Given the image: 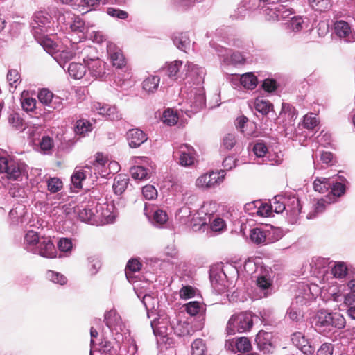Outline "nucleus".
<instances>
[{
	"label": "nucleus",
	"mask_w": 355,
	"mask_h": 355,
	"mask_svg": "<svg viewBox=\"0 0 355 355\" xmlns=\"http://www.w3.org/2000/svg\"><path fill=\"white\" fill-rule=\"evenodd\" d=\"M315 329L323 334L331 331L334 329H343L345 326L344 317L337 312L319 311L313 320Z\"/></svg>",
	"instance_id": "obj_1"
},
{
	"label": "nucleus",
	"mask_w": 355,
	"mask_h": 355,
	"mask_svg": "<svg viewBox=\"0 0 355 355\" xmlns=\"http://www.w3.org/2000/svg\"><path fill=\"white\" fill-rule=\"evenodd\" d=\"M285 198L280 196H275L272 202H270V207L272 212L275 211L277 214L282 213L286 211L287 214H289V221L294 223L297 221V217L301 212V205L298 198L293 197L285 202Z\"/></svg>",
	"instance_id": "obj_2"
},
{
	"label": "nucleus",
	"mask_w": 355,
	"mask_h": 355,
	"mask_svg": "<svg viewBox=\"0 0 355 355\" xmlns=\"http://www.w3.org/2000/svg\"><path fill=\"white\" fill-rule=\"evenodd\" d=\"M283 236L282 230L270 225H266L250 230V238L257 245H267L279 240Z\"/></svg>",
	"instance_id": "obj_3"
},
{
	"label": "nucleus",
	"mask_w": 355,
	"mask_h": 355,
	"mask_svg": "<svg viewBox=\"0 0 355 355\" xmlns=\"http://www.w3.org/2000/svg\"><path fill=\"white\" fill-rule=\"evenodd\" d=\"M0 173L10 180H22L27 174V165L10 157H0Z\"/></svg>",
	"instance_id": "obj_4"
},
{
	"label": "nucleus",
	"mask_w": 355,
	"mask_h": 355,
	"mask_svg": "<svg viewBox=\"0 0 355 355\" xmlns=\"http://www.w3.org/2000/svg\"><path fill=\"white\" fill-rule=\"evenodd\" d=\"M252 325L253 319L251 313L241 312L230 317L227 324L226 331L228 335L246 332L250 330Z\"/></svg>",
	"instance_id": "obj_5"
},
{
	"label": "nucleus",
	"mask_w": 355,
	"mask_h": 355,
	"mask_svg": "<svg viewBox=\"0 0 355 355\" xmlns=\"http://www.w3.org/2000/svg\"><path fill=\"white\" fill-rule=\"evenodd\" d=\"M51 16L46 10L36 11L32 16L31 32L36 40H40L49 32L51 26Z\"/></svg>",
	"instance_id": "obj_6"
},
{
	"label": "nucleus",
	"mask_w": 355,
	"mask_h": 355,
	"mask_svg": "<svg viewBox=\"0 0 355 355\" xmlns=\"http://www.w3.org/2000/svg\"><path fill=\"white\" fill-rule=\"evenodd\" d=\"M288 0H277L268 3V6L264 10L266 19L268 21H279L286 19L291 15L295 14L294 10L288 6Z\"/></svg>",
	"instance_id": "obj_7"
},
{
	"label": "nucleus",
	"mask_w": 355,
	"mask_h": 355,
	"mask_svg": "<svg viewBox=\"0 0 355 355\" xmlns=\"http://www.w3.org/2000/svg\"><path fill=\"white\" fill-rule=\"evenodd\" d=\"M104 320L112 334L115 335L114 339L117 342L123 340V335L126 334L127 329L116 310L111 309L106 311L104 315Z\"/></svg>",
	"instance_id": "obj_8"
},
{
	"label": "nucleus",
	"mask_w": 355,
	"mask_h": 355,
	"mask_svg": "<svg viewBox=\"0 0 355 355\" xmlns=\"http://www.w3.org/2000/svg\"><path fill=\"white\" fill-rule=\"evenodd\" d=\"M173 157L180 166L189 167L196 161V151L191 146L187 144H177L173 146Z\"/></svg>",
	"instance_id": "obj_9"
},
{
	"label": "nucleus",
	"mask_w": 355,
	"mask_h": 355,
	"mask_svg": "<svg viewBox=\"0 0 355 355\" xmlns=\"http://www.w3.org/2000/svg\"><path fill=\"white\" fill-rule=\"evenodd\" d=\"M211 48L215 49L220 62L225 65H238L245 62V58L240 52H232L230 49L223 47L214 42H210Z\"/></svg>",
	"instance_id": "obj_10"
},
{
	"label": "nucleus",
	"mask_w": 355,
	"mask_h": 355,
	"mask_svg": "<svg viewBox=\"0 0 355 355\" xmlns=\"http://www.w3.org/2000/svg\"><path fill=\"white\" fill-rule=\"evenodd\" d=\"M40 102L45 107V110L49 112L53 110L60 111L63 108V99L54 95L50 90L46 88L42 89L37 95Z\"/></svg>",
	"instance_id": "obj_11"
},
{
	"label": "nucleus",
	"mask_w": 355,
	"mask_h": 355,
	"mask_svg": "<svg viewBox=\"0 0 355 355\" xmlns=\"http://www.w3.org/2000/svg\"><path fill=\"white\" fill-rule=\"evenodd\" d=\"M190 109L184 107L181 108L188 116H191L192 114L200 110L205 105V96L204 89L201 87H196L191 89V96L189 98Z\"/></svg>",
	"instance_id": "obj_12"
},
{
	"label": "nucleus",
	"mask_w": 355,
	"mask_h": 355,
	"mask_svg": "<svg viewBox=\"0 0 355 355\" xmlns=\"http://www.w3.org/2000/svg\"><path fill=\"white\" fill-rule=\"evenodd\" d=\"M224 171L205 173L197 178L196 186L202 189L215 188L223 182Z\"/></svg>",
	"instance_id": "obj_13"
},
{
	"label": "nucleus",
	"mask_w": 355,
	"mask_h": 355,
	"mask_svg": "<svg viewBox=\"0 0 355 355\" xmlns=\"http://www.w3.org/2000/svg\"><path fill=\"white\" fill-rule=\"evenodd\" d=\"M83 62L88 69V76L93 80H103L105 78L106 73V63L98 58H89L88 57L83 58Z\"/></svg>",
	"instance_id": "obj_14"
},
{
	"label": "nucleus",
	"mask_w": 355,
	"mask_h": 355,
	"mask_svg": "<svg viewBox=\"0 0 355 355\" xmlns=\"http://www.w3.org/2000/svg\"><path fill=\"white\" fill-rule=\"evenodd\" d=\"M205 70L198 65L187 62L184 66V79L189 78L194 85L200 86L204 81Z\"/></svg>",
	"instance_id": "obj_15"
},
{
	"label": "nucleus",
	"mask_w": 355,
	"mask_h": 355,
	"mask_svg": "<svg viewBox=\"0 0 355 355\" xmlns=\"http://www.w3.org/2000/svg\"><path fill=\"white\" fill-rule=\"evenodd\" d=\"M33 254L44 258L52 259L56 257V250L49 238L42 236Z\"/></svg>",
	"instance_id": "obj_16"
},
{
	"label": "nucleus",
	"mask_w": 355,
	"mask_h": 355,
	"mask_svg": "<svg viewBox=\"0 0 355 355\" xmlns=\"http://www.w3.org/2000/svg\"><path fill=\"white\" fill-rule=\"evenodd\" d=\"M334 33L347 42H355V32L352 31L350 24L344 21H336L334 24Z\"/></svg>",
	"instance_id": "obj_17"
},
{
	"label": "nucleus",
	"mask_w": 355,
	"mask_h": 355,
	"mask_svg": "<svg viewBox=\"0 0 355 355\" xmlns=\"http://www.w3.org/2000/svg\"><path fill=\"white\" fill-rule=\"evenodd\" d=\"M208 203H204L201 209L194 214L191 220V226L194 231L200 230L202 227L211 222L213 216L206 213Z\"/></svg>",
	"instance_id": "obj_18"
},
{
	"label": "nucleus",
	"mask_w": 355,
	"mask_h": 355,
	"mask_svg": "<svg viewBox=\"0 0 355 355\" xmlns=\"http://www.w3.org/2000/svg\"><path fill=\"white\" fill-rule=\"evenodd\" d=\"M92 109L98 114L111 121H116L121 119V114L118 112L115 106L95 102L93 103Z\"/></svg>",
	"instance_id": "obj_19"
},
{
	"label": "nucleus",
	"mask_w": 355,
	"mask_h": 355,
	"mask_svg": "<svg viewBox=\"0 0 355 355\" xmlns=\"http://www.w3.org/2000/svg\"><path fill=\"white\" fill-rule=\"evenodd\" d=\"M114 205L103 204L96 207V219L101 220L102 224L112 223L115 220L113 213Z\"/></svg>",
	"instance_id": "obj_20"
},
{
	"label": "nucleus",
	"mask_w": 355,
	"mask_h": 355,
	"mask_svg": "<svg viewBox=\"0 0 355 355\" xmlns=\"http://www.w3.org/2000/svg\"><path fill=\"white\" fill-rule=\"evenodd\" d=\"M107 51L114 67L121 69L125 65V60L121 50L116 47L114 44L107 42Z\"/></svg>",
	"instance_id": "obj_21"
},
{
	"label": "nucleus",
	"mask_w": 355,
	"mask_h": 355,
	"mask_svg": "<svg viewBox=\"0 0 355 355\" xmlns=\"http://www.w3.org/2000/svg\"><path fill=\"white\" fill-rule=\"evenodd\" d=\"M280 116L286 119L284 126L285 130L287 131L290 128L294 126L295 121L297 117V112L291 105L283 103Z\"/></svg>",
	"instance_id": "obj_22"
},
{
	"label": "nucleus",
	"mask_w": 355,
	"mask_h": 355,
	"mask_svg": "<svg viewBox=\"0 0 355 355\" xmlns=\"http://www.w3.org/2000/svg\"><path fill=\"white\" fill-rule=\"evenodd\" d=\"M92 167L89 164H87L83 168H76L71 178V184L75 188H81L82 182L87 176L92 177Z\"/></svg>",
	"instance_id": "obj_23"
},
{
	"label": "nucleus",
	"mask_w": 355,
	"mask_h": 355,
	"mask_svg": "<svg viewBox=\"0 0 355 355\" xmlns=\"http://www.w3.org/2000/svg\"><path fill=\"white\" fill-rule=\"evenodd\" d=\"M232 83L234 85H241L246 89H254L258 83V80L256 76L252 73H246L240 77H235L232 79Z\"/></svg>",
	"instance_id": "obj_24"
},
{
	"label": "nucleus",
	"mask_w": 355,
	"mask_h": 355,
	"mask_svg": "<svg viewBox=\"0 0 355 355\" xmlns=\"http://www.w3.org/2000/svg\"><path fill=\"white\" fill-rule=\"evenodd\" d=\"M271 334L265 331H259L257 334L255 341L260 351L264 354L270 353L272 350V345L270 342Z\"/></svg>",
	"instance_id": "obj_25"
},
{
	"label": "nucleus",
	"mask_w": 355,
	"mask_h": 355,
	"mask_svg": "<svg viewBox=\"0 0 355 355\" xmlns=\"http://www.w3.org/2000/svg\"><path fill=\"white\" fill-rule=\"evenodd\" d=\"M216 35H220L225 42L230 46L235 47H241L243 45V40L237 35L232 33V30L229 28L225 29H218Z\"/></svg>",
	"instance_id": "obj_26"
},
{
	"label": "nucleus",
	"mask_w": 355,
	"mask_h": 355,
	"mask_svg": "<svg viewBox=\"0 0 355 355\" xmlns=\"http://www.w3.org/2000/svg\"><path fill=\"white\" fill-rule=\"evenodd\" d=\"M127 136L129 146L131 148L139 147L148 139L147 135L142 130L137 128L130 130Z\"/></svg>",
	"instance_id": "obj_27"
},
{
	"label": "nucleus",
	"mask_w": 355,
	"mask_h": 355,
	"mask_svg": "<svg viewBox=\"0 0 355 355\" xmlns=\"http://www.w3.org/2000/svg\"><path fill=\"white\" fill-rule=\"evenodd\" d=\"M182 66V61L175 60L167 64L166 66L164 68V70L165 71V73L167 74V76L171 78L174 80L180 79V80H184V70L183 71H180Z\"/></svg>",
	"instance_id": "obj_28"
},
{
	"label": "nucleus",
	"mask_w": 355,
	"mask_h": 355,
	"mask_svg": "<svg viewBox=\"0 0 355 355\" xmlns=\"http://www.w3.org/2000/svg\"><path fill=\"white\" fill-rule=\"evenodd\" d=\"M284 24L285 29L289 33H299L304 26V19L300 15H291Z\"/></svg>",
	"instance_id": "obj_29"
},
{
	"label": "nucleus",
	"mask_w": 355,
	"mask_h": 355,
	"mask_svg": "<svg viewBox=\"0 0 355 355\" xmlns=\"http://www.w3.org/2000/svg\"><path fill=\"white\" fill-rule=\"evenodd\" d=\"M41 237L39 236L37 232L33 230L28 231L24 238L23 247L29 252L33 253L40 241Z\"/></svg>",
	"instance_id": "obj_30"
},
{
	"label": "nucleus",
	"mask_w": 355,
	"mask_h": 355,
	"mask_svg": "<svg viewBox=\"0 0 355 355\" xmlns=\"http://www.w3.org/2000/svg\"><path fill=\"white\" fill-rule=\"evenodd\" d=\"M87 65L81 63L71 62L69 64L67 71L69 76L74 79H80L85 76L89 80L88 72L87 73Z\"/></svg>",
	"instance_id": "obj_31"
},
{
	"label": "nucleus",
	"mask_w": 355,
	"mask_h": 355,
	"mask_svg": "<svg viewBox=\"0 0 355 355\" xmlns=\"http://www.w3.org/2000/svg\"><path fill=\"white\" fill-rule=\"evenodd\" d=\"M26 207L21 204H17L9 212V218L11 224L17 225L24 222V218L26 215Z\"/></svg>",
	"instance_id": "obj_32"
},
{
	"label": "nucleus",
	"mask_w": 355,
	"mask_h": 355,
	"mask_svg": "<svg viewBox=\"0 0 355 355\" xmlns=\"http://www.w3.org/2000/svg\"><path fill=\"white\" fill-rule=\"evenodd\" d=\"M257 285L260 290V297H266L271 294L272 280L263 275L258 277Z\"/></svg>",
	"instance_id": "obj_33"
},
{
	"label": "nucleus",
	"mask_w": 355,
	"mask_h": 355,
	"mask_svg": "<svg viewBox=\"0 0 355 355\" xmlns=\"http://www.w3.org/2000/svg\"><path fill=\"white\" fill-rule=\"evenodd\" d=\"M141 267V263L137 259L129 260L125 268V276L129 282L137 283L134 273L138 272Z\"/></svg>",
	"instance_id": "obj_34"
},
{
	"label": "nucleus",
	"mask_w": 355,
	"mask_h": 355,
	"mask_svg": "<svg viewBox=\"0 0 355 355\" xmlns=\"http://www.w3.org/2000/svg\"><path fill=\"white\" fill-rule=\"evenodd\" d=\"M344 181H345V179L341 176L331 178V182H332V184L331 185L329 189H331V193L334 196L340 197L345 193V185L343 183Z\"/></svg>",
	"instance_id": "obj_35"
},
{
	"label": "nucleus",
	"mask_w": 355,
	"mask_h": 355,
	"mask_svg": "<svg viewBox=\"0 0 355 355\" xmlns=\"http://www.w3.org/2000/svg\"><path fill=\"white\" fill-rule=\"evenodd\" d=\"M79 54V52L72 51L70 49L57 51L55 52L53 58L62 67H64L65 63Z\"/></svg>",
	"instance_id": "obj_36"
},
{
	"label": "nucleus",
	"mask_w": 355,
	"mask_h": 355,
	"mask_svg": "<svg viewBox=\"0 0 355 355\" xmlns=\"http://www.w3.org/2000/svg\"><path fill=\"white\" fill-rule=\"evenodd\" d=\"M78 215L80 220L83 222L92 225H94L98 222L96 219V214H95L91 208L84 207L83 209H80L78 212Z\"/></svg>",
	"instance_id": "obj_37"
},
{
	"label": "nucleus",
	"mask_w": 355,
	"mask_h": 355,
	"mask_svg": "<svg viewBox=\"0 0 355 355\" xmlns=\"http://www.w3.org/2000/svg\"><path fill=\"white\" fill-rule=\"evenodd\" d=\"M329 202L324 198L318 200L313 205L312 209L308 214L306 218L308 219H313L318 214L322 213L326 209L327 205Z\"/></svg>",
	"instance_id": "obj_38"
},
{
	"label": "nucleus",
	"mask_w": 355,
	"mask_h": 355,
	"mask_svg": "<svg viewBox=\"0 0 355 355\" xmlns=\"http://www.w3.org/2000/svg\"><path fill=\"white\" fill-rule=\"evenodd\" d=\"M92 130V124L86 119L78 120L76 123L74 131L76 135L85 137Z\"/></svg>",
	"instance_id": "obj_39"
},
{
	"label": "nucleus",
	"mask_w": 355,
	"mask_h": 355,
	"mask_svg": "<svg viewBox=\"0 0 355 355\" xmlns=\"http://www.w3.org/2000/svg\"><path fill=\"white\" fill-rule=\"evenodd\" d=\"M128 184V178L123 175L115 177L113 184V189L116 194L121 195L126 189Z\"/></svg>",
	"instance_id": "obj_40"
},
{
	"label": "nucleus",
	"mask_w": 355,
	"mask_h": 355,
	"mask_svg": "<svg viewBox=\"0 0 355 355\" xmlns=\"http://www.w3.org/2000/svg\"><path fill=\"white\" fill-rule=\"evenodd\" d=\"M173 43L180 50L187 52L190 49V40L187 34L180 33L173 38Z\"/></svg>",
	"instance_id": "obj_41"
},
{
	"label": "nucleus",
	"mask_w": 355,
	"mask_h": 355,
	"mask_svg": "<svg viewBox=\"0 0 355 355\" xmlns=\"http://www.w3.org/2000/svg\"><path fill=\"white\" fill-rule=\"evenodd\" d=\"M95 352L105 354V355H115L116 350L112 346L111 342L103 340L97 345H95Z\"/></svg>",
	"instance_id": "obj_42"
},
{
	"label": "nucleus",
	"mask_w": 355,
	"mask_h": 355,
	"mask_svg": "<svg viewBox=\"0 0 355 355\" xmlns=\"http://www.w3.org/2000/svg\"><path fill=\"white\" fill-rule=\"evenodd\" d=\"M160 82V78L157 76H151L146 78L143 82V89L148 92H155L158 87Z\"/></svg>",
	"instance_id": "obj_43"
},
{
	"label": "nucleus",
	"mask_w": 355,
	"mask_h": 355,
	"mask_svg": "<svg viewBox=\"0 0 355 355\" xmlns=\"http://www.w3.org/2000/svg\"><path fill=\"white\" fill-rule=\"evenodd\" d=\"M331 184V178H317L313 182V189L315 191L323 193L329 189Z\"/></svg>",
	"instance_id": "obj_44"
},
{
	"label": "nucleus",
	"mask_w": 355,
	"mask_h": 355,
	"mask_svg": "<svg viewBox=\"0 0 355 355\" xmlns=\"http://www.w3.org/2000/svg\"><path fill=\"white\" fill-rule=\"evenodd\" d=\"M45 277L47 280L61 286L66 284L67 282V279L63 274L51 270L46 272Z\"/></svg>",
	"instance_id": "obj_45"
},
{
	"label": "nucleus",
	"mask_w": 355,
	"mask_h": 355,
	"mask_svg": "<svg viewBox=\"0 0 355 355\" xmlns=\"http://www.w3.org/2000/svg\"><path fill=\"white\" fill-rule=\"evenodd\" d=\"M171 328L174 334L178 336H184L189 334V325L186 322L177 320L176 322L173 321L171 323Z\"/></svg>",
	"instance_id": "obj_46"
},
{
	"label": "nucleus",
	"mask_w": 355,
	"mask_h": 355,
	"mask_svg": "<svg viewBox=\"0 0 355 355\" xmlns=\"http://www.w3.org/2000/svg\"><path fill=\"white\" fill-rule=\"evenodd\" d=\"M134 290L137 297L141 298V302L147 310L153 307V297L149 293L140 291L137 285L134 286Z\"/></svg>",
	"instance_id": "obj_47"
},
{
	"label": "nucleus",
	"mask_w": 355,
	"mask_h": 355,
	"mask_svg": "<svg viewBox=\"0 0 355 355\" xmlns=\"http://www.w3.org/2000/svg\"><path fill=\"white\" fill-rule=\"evenodd\" d=\"M176 219L182 224L187 225L189 222L191 223V210L189 207L184 206L179 209L175 214Z\"/></svg>",
	"instance_id": "obj_48"
},
{
	"label": "nucleus",
	"mask_w": 355,
	"mask_h": 355,
	"mask_svg": "<svg viewBox=\"0 0 355 355\" xmlns=\"http://www.w3.org/2000/svg\"><path fill=\"white\" fill-rule=\"evenodd\" d=\"M191 355H207V347L202 339L198 338L193 341Z\"/></svg>",
	"instance_id": "obj_49"
},
{
	"label": "nucleus",
	"mask_w": 355,
	"mask_h": 355,
	"mask_svg": "<svg viewBox=\"0 0 355 355\" xmlns=\"http://www.w3.org/2000/svg\"><path fill=\"white\" fill-rule=\"evenodd\" d=\"M168 220V216L164 210L157 209L153 211V224L156 226H162Z\"/></svg>",
	"instance_id": "obj_50"
},
{
	"label": "nucleus",
	"mask_w": 355,
	"mask_h": 355,
	"mask_svg": "<svg viewBox=\"0 0 355 355\" xmlns=\"http://www.w3.org/2000/svg\"><path fill=\"white\" fill-rule=\"evenodd\" d=\"M254 107L257 112L263 115H266L272 107V105L268 101L257 98L254 101Z\"/></svg>",
	"instance_id": "obj_51"
},
{
	"label": "nucleus",
	"mask_w": 355,
	"mask_h": 355,
	"mask_svg": "<svg viewBox=\"0 0 355 355\" xmlns=\"http://www.w3.org/2000/svg\"><path fill=\"white\" fill-rule=\"evenodd\" d=\"M178 116L177 112H174L171 109L166 110L162 114V120L164 123L167 124L168 125H174L177 123L178 121Z\"/></svg>",
	"instance_id": "obj_52"
},
{
	"label": "nucleus",
	"mask_w": 355,
	"mask_h": 355,
	"mask_svg": "<svg viewBox=\"0 0 355 355\" xmlns=\"http://www.w3.org/2000/svg\"><path fill=\"white\" fill-rule=\"evenodd\" d=\"M308 4L317 11H324L331 7L330 0H308Z\"/></svg>",
	"instance_id": "obj_53"
},
{
	"label": "nucleus",
	"mask_w": 355,
	"mask_h": 355,
	"mask_svg": "<svg viewBox=\"0 0 355 355\" xmlns=\"http://www.w3.org/2000/svg\"><path fill=\"white\" fill-rule=\"evenodd\" d=\"M130 174L133 179L143 180L148 178L147 169L143 166H134L130 168Z\"/></svg>",
	"instance_id": "obj_54"
},
{
	"label": "nucleus",
	"mask_w": 355,
	"mask_h": 355,
	"mask_svg": "<svg viewBox=\"0 0 355 355\" xmlns=\"http://www.w3.org/2000/svg\"><path fill=\"white\" fill-rule=\"evenodd\" d=\"M89 164H92V173L94 171V174H96V172L99 171L101 167H103L107 163V159L103 155L102 153H97L95 157V159L93 161H89Z\"/></svg>",
	"instance_id": "obj_55"
},
{
	"label": "nucleus",
	"mask_w": 355,
	"mask_h": 355,
	"mask_svg": "<svg viewBox=\"0 0 355 355\" xmlns=\"http://www.w3.org/2000/svg\"><path fill=\"white\" fill-rule=\"evenodd\" d=\"M151 327L155 336H164L167 334V328L165 326V323L161 322L159 319L153 320L151 322Z\"/></svg>",
	"instance_id": "obj_56"
},
{
	"label": "nucleus",
	"mask_w": 355,
	"mask_h": 355,
	"mask_svg": "<svg viewBox=\"0 0 355 355\" xmlns=\"http://www.w3.org/2000/svg\"><path fill=\"white\" fill-rule=\"evenodd\" d=\"M214 216L211 218H213ZM210 229L212 232L220 233L226 228V223L225 220L220 217H215L213 220L211 219Z\"/></svg>",
	"instance_id": "obj_57"
},
{
	"label": "nucleus",
	"mask_w": 355,
	"mask_h": 355,
	"mask_svg": "<svg viewBox=\"0 0 355 355\" xmlns=\"http://www.w3.org/2000/svg\"><path fill=\"white\" fill-rule=\"evenodd\" d=\"M7 80L10 86L13 89H16L17 85L21 82L20 75L18 71L16 69L9 70L7 74Z\"/></svg>",
	"instance_id": "obj_58"
},
{
	"label": "nucleus",
	"mask_w": 355,
	"mask_h": 355,
	"mask_svg": "<svg viewBox=\"0 0 355 355\" xmlns=\"http://www.w3.org/2000/svg\"><path fill=\"white\" fill-rule=\"evenodd\" d=\"M331 272L336 278H343L347 273V268L344 263L338 262L332 268Z\"/></svg>",
	"instance_id": "obj_59"
},
{
	"label": "nucleus",
	"mask_w": 355,
	"mask_h": 355,
	"mask_svg": "<svg viewBox=\"0 0 355 355\" xmlns=\"http://www.w3.org/2000/svg\"><path fill=\"white\" fill-rule=\"evenodd\" d=\"M291 340L299 349L310 342L301 332L294 333L292 335Z\"/></svg>",
	"instance_id": "obj_60"
},
{
	"label": "nucleus",
	"mask_w": 355,
	"mask_h": 355,
	"mask_svg": "<svg viewBox=\"0 0 355 355\" xmlns=\"http://www.w3.org/2000/svg\"><path fill=\"white\" fill-rule=\"evenodd\" d=\"M203 309V306L197 301H192L185 304L186 311L192 316L196 315Z\"/></svg>",
	"instance_id": "obj_61"
},
{
	"label": "nucleus",
	"mask_w": 355,
	"mask_h": 355,
	"mask_svg": "<svg viewBox=\"0 0 355 355\" xmlns=\"http://www.w3.org/2000/svg\"><path fill=\"white\" fill-rule=\"evenodd\" d=\"M236 142V135L235 133L229 132L226 133L222 139V145L223 146L227 149L231 150L235 146Z\"/></svg>",
	"instance_id": "obj_62"
},
{
	"label": "nucleus",
	"mask_w": 355,
	"mask_h": 355,
	"mask_svg": "<svg viewBox=\"0 0 355 355\" xmlns=\"http://www.w3.org/2000/svg\"><path fill=\"white\" fill-rule=\"evenodd\" d=\"M343 298H344V302L346 305L351 306H355V293H352L349 294H347L345 295L344 297L342 296L340 294L335 293L333 295V300L336 302L340 301Z\"/></svg>",
	"instance_id": "obj_63"
},
{
	"label": "nucleus",
	"mask_w": 355,
	"mask_h": 355,
	"mask_svg": "<svg viewBox=\"0 0 355 355\" xmlns=\"http://www.w3.org/2000/svg\"><path fill=\"white\" fill-rule=\"evenodd\" d=\"M319 123L318 118L313 114H308L304 116L303 125L306 129H313Z\"/></svg>",
	"instance_id": "obj_64"
}]
</instances>
